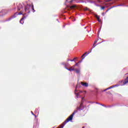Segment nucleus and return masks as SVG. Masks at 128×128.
I'll return each mask as SVG.
<instances>
[{
	"instance_id": "29",
	"label": "nucleus",
	"mask_w": 128,
	"mask_h": 128,
	"mask_svg": "<svg viewBox=\"0 0 128 128\" xmlns=\"http://www.w3.org/2000/svg\"><path fill=\"white\" fill-rule=\"evenodd\" d=\"M36 128V126H33V128Z\"/></svg>"
},
{
	"instance_id": "22",
	"label": "nucleus",
	"mask_w": 128,
	"mask_h": 128,
	"mask_svg": "<svg viewBox=\"0 0 128 128\" xmlns=\"http://www.w3.org/2000/svg\"><path fill=\"white\" fill-rule=\"evenodd\" d=\"M76 58H74L72 60H70V62H74Z\"/></svg>"
},
{
	"instance_id": "26",
	"label": "nucleus",
	"mask_w": 128,
	"mask_h": 128,
	"mask_svg": "<svg viewBox=\"0 0 128 128\" xmlns=\"http://www.w3.org/2000/svg\"><path fill=\"white\" fill-rule=\"evenodd\" d=\"M112 0H107V2H110Z\"/></svg>"
},
{
	"instance_id": "12",
	"label": "nucleus",
	"mask_w": 128,
	"mask_h": 128,
	"mask_svg": "<svg viewBox=\"0 0 128 128\" xmlns=\"http://www.w3.org/2000/svg\"><path fill=\"white\" fill-rule=\"evenodd\" d=\"M84 10H90L88 7H85L84 8Z\"/></svg>"
},
{
	"instance_id": "4",
	"label": "nucleus",
	"mask_w": 128,
	"mask_h": 128,
	"mask_svg": "<svg viewBox=\"0 0 128 128\" xmlns=\"http://www.w3.org/2000/svg\"><path fill=\"white\" fill-rule=\"evenodd\" d=\"M30 8H31L32 10H33V12H34L36 10H34V5H30L28 4L27 6L24 7V10L26 14H30Z\"/></svg>"
},
{
	"instance_id": "18",
	"label": "nucleus",
	"mask_w": 128,
	"mask_h": 128,
	"mask_svg": "<svg viewBox=\"0 0 128 128\" xmlns=\"http://www.w3.org/2000/svg\"><path fill=\"white\" fill-rule=\"evenodd\" d=\"M104 42V40H102L101 42L98 43V44H102V42Z\"/></svg>"
},
{
	"instance_id": "13",
	"label": "nucleus",
	"mask_w": 128,
	"mask_h": 128,
	"mask_svg": "<svg viewBox=\"0 0 128 128\" xmlns=\"http://www.w3.org/2000/svg\"><path fill=\"white\" fill-rule=\"evenodd\" d=\"M76 8V5H73L70 6V8Z\"/></svg>"
},
{
	"instance_id": "31",
	"label": "nucleus",
	"mask_w": 128,
	"mask_h": 128,
	"mask_svg": "<svg viewBox=\"0 0 128 128\" xmlns=\"http://www.w3.org/2000/svg\"><path fill=\"white\" fill-rule=\"evenodd\" d=\"M82 128H84V126H83Z\"/></svg>"
},
{
	"instance_id": "33",
	"label": "nucleus",
	"mask_w": 128,
	"mask_h": 128,
	"mask_svg": "<svg viewBox=\"0 0 128 128\" xmlns=\"http://www.w3.org/2000/svg\"><path fill=\"white\" fill-rule=\"evenodd\" d=\"M2 16H4V14H2Z\"/></svg>"
},
{
	"instance_id": "23",
	"label": "nucleus",
	"mask_w": 128,
	"mask_h": 128,
	"mask_svg": "<svg viewBox=\"0 0 128 128\" xmlns=\"http://www.w3.org/2000/svg\"><path fill=\"white\" fill-rule=\"evenodd\" d=\"M106 108H112V106H106Z\"/></svg>"
},
{
	"instance_id": "9",
	"label": "nucleus",
	"mask_w": 128,
	"mask_h": 128,
	"mask_svg": "<svg viewBox=\"0 0 128 128\" xmlns=\"http://www.w3.org/2000/svg\"><path fill=\"white\" fill-rule=\"evenodd\" d=\"M26 16H25L24 14L23 15V17L20 20V24H22V20H24V18H26Z\"/></svg>"
},
{
	"instance_id": "21",
	"label": "nucleus",
	"mask_w": 128,
	"mask_h": 128,
	"mask_svg": "<svg viewBox=\"0 0 128 128\" xmlns=\"http://www.w3.org/2000/svg\"><path fill=\"white\" fill-rule=\"evenodd\" d=\"M98 40H96L94 42V44H96V42H98Z\"/></svg>"
},
{
	"instance_id": "7",
	"label": "nucleus",
	"mask_w": 128,
	"mask_h": 128,
	"mask_svg": "<svg viewBox=\"0 0 128 128\" xmlns=\"http://www.w3.org/2000/svg\"><path fill=\"white\" fill-rule=\"evenodd\" d=\"M76 66H73L72 67L70 68H68V70L72 72V70H74V68Z\"/></svg>"
},
{
	"instance_id": "15",
	"label": "nucleus",
	"mask_w": 128,
	"mask_h": 128,
	"mask_svg": "<svg viewBox=\"0 0 128 128\" xmlns=\"http://www.w3.org/2000/svg\"><path fill=\"white\" fill-rule=\"evenodd\" d=\"M92 48L90 49V50L88 51V54H90V52H92Z\"/></svg>"
},
{
	"instance_id": "3",
	"label": "nucleus",
	"mask_w": 128,
	"mask_h": 128,
	"mask_svg": "<svg viewBox=\"0 0 128 128\" xmlns=\"http://www.w3.org/2000/svg\"><path fill=\"white\" fill-rule=\"evenodd\" d=\"M128 84V80H120L119 82V84H117L110 86V87L108 88L106 90H104L103 92H106V90H110V88H116V86H124L125 84Z\"/></svg>"
},
{
	"instance_id": "19",
	"label": "nucleus",
	"mask_w": 128,
	"mask_h": 128,
	"mask_svg": "<svg viewBox=\"0 0 128 128\" xmlns=\"http://www.w3.org/2000/svg\"><path fill=\"white\" fill-rule=\"evenodd\" d=\"M93 47H92V48H96V44H93V46H92Z\"/></svg>"
},
{
	"instance_id": "5",
	"label": "nucleus",
	"mask_w": 128,
	"mask_h": 128,
	"mask_svg": "<svg viewBox=\"0 0 128 128\" xmlns=\"http://www.w3.org/2000/svg\"><path fill=\"white\" fill-rule=\"evenodd\" d=\"M86 54H88V52H86L83 55H82V59L80 61H79L78 62V64H80V62H82V60H84V56H86Z\"/></svg>"
},
{
	"instance_id": "14",
	"label": "nucleus",
	"mask_w": 128,
	"mask_h": 128,
	"mask_svg": "<svg viewBox=\"0 0 128 128\" xmlns=\"http://www.w3.org/2000/svg\"><path fill=\"white\" fill-rule=\"evenodd\" d=\"M31 114H32L33 116H35V118H36V114H34V112H32V111H31Z\"/></svg>"
},
{
	"instance_id": "6",
	"label": "nucleus",
	"mask_w": 128,
	"mask_h": 128,
	"mask_svg": "<svg viewBox=\"0 0 128 128\" xmlns=\"http://www.w3.org/2000/svg\"><path fill=\"white\" fill-rule=\"evenodd\" d=\"M18 10H22V8H24V7L22 6V4H20L18 6Z\"/></svg>"
},
{
	"instance_id": "16",
	"label": "nucleus",
	"mask_w": 128,
	"mask_h": 128,
	"mask_svg": "<svg viewBox=\"0 0 128 128\" xmlns=\"http://www.w3.org/2000/svg\"><path fill=\"white\" fill-rule=\"evenodd\" d=\"M79 92H84V94H86V91L79 90Z\"/></svg>"
},
{
	"instance_id": "10",
	"label": "nucleus",
	"mask_w": 128,
	"mask_h": 128,
	"mask_svg": "<svg viewBox=\"0 0 128 128\" xmlns=\"http://www.w3.org/2000/svg\"><path fill=\"white\" fill-rule=\"evenodd\" d=\"M40 112V108H36L35 110V114H38Z\"/></svg>"
},
{
	"instance_id": "20",
	"label": "nucleus",
	"mask_w": 128,
	"mask_h": 128,
	"mask_svg": "<svg viewBox=\"0 0 128 128\" xmlns=\"http://www.w3.org/2000/svg\"><path fill=\"white\" fill-rule=\"evenodd\" d=\"M100 106H104V108H106V106L104 105L103 104H100Z\"/></svg>"
},
{
	"instance_id": "32",
	"label": "nucleus",
	"mask_w": 128,
	"mask_h": 128,
	"mask_svg": "<svg viewBox=\"0 0 128 128\" xmlns=\"http://www.w3.org/2000/svg\"><path fill=\"white\" fill-rule=\"evenodd\" d=\"M96 92H98V91H96Z\"/></svg>"
},
{
	"instance_id": "30",
	"label": "nucleus",
	"mask_w": 128,
	"mask_h": 128,
	"mask_svg": "<svg viewBox=\"0 0 128 128\" xmlns=\"http://www.w3.org/2000/svg\"><path fill=\"white\" fill-rule=\"evenodd\" d=\"M75 66H78V63H76V64H75Z\"/></svg>"
},
{
	"instance_id": "24",
	"label": "nucleus",
	"mask_w": 128,
	"mask_h": 128,
	"mask_svg": "<svg viewBox=\"0 0 128 128\" xmlns=\"http://www.w3.org/2000/svg\"><path fill=\"white\" fill-rule=\"evenodd\" d=\"M102 10H104V6H102Z\"/></svg>"
},
{
	"instance_id": "2",
	"label": "nucleus",
	"mask_w": 128,
	"mask_h": 128,
	"mask_svg": "<svg viewBox=\"0 0 128 128\" xmlns=\"http://www.w3.org/2000/svg\"><path fill=\"white\" fill-rule=\"evenodd\" d=\"M82 86H86V88H88V84L86 82H78L77 85L76 86V88H75L74 94L76 96V97L77 98H80V94L76 92H78V88H80Z\"/></svg>"
},
{
	"instance_id": "8",
	"label": "nucleus",
	"mask_w": 128,
	"mask_h": 128,
	"mask_svg": "<svg viewBox=\"0 0 128 128\" xmlns=\"http://www.w3.org/2000/svg\"><path fill=\"white\" fill-rule=\"evenodd\" d=\"M95 16L99 22H102V20L100 19V16H99L96 15Z\"/></svg>"
},
{
	"instance_id": "25",
	"label": "nucleus",
	"mask_w": 128,
	"mask_h": 128,
	"mask_svg": "<svg viewBox=\"0 0 128 128\" xmlns=\"http://www.w3.org/2000/svg\"><path fill=\"white\" fill-rule=\"evenodd\" d=\"M96 104H100V103H98V102H96Z\"/></svg>"
},
{
	"instance_id": "28",
	"label": "nucleus",
	"mask_w": 128,
	"mask_h": 128,
	"mask_svg": "<svg viewBox=\"0 0 128 128\" xmlns=\"http://www.w3.org/2000/svg\"><path fill=\"white\" fill-rule=\"evenodd\" d=\"M68 60V62H70H70L71 60Z\"/></svg>"
},
{
	"instance_id": "11",
	"label": "nucleus",
	"mask_w": 128,
	"mask_h": 128,
	"mask_svg": "<svg viewBox=\"0 0 128 128\" xmlns=\"http://www.w3.org/2000/svg\"><path fill=\"white\" fill-rule=\"evenodd\" d=\"M74 70L76 72V74H80V70L78 69H74Z\"/></svg>"
},
{
	"instance_id": "27",
	"label": "nucleus",
	"mask_w": 128,
	"mask_h": 128,
	"mask_svg": "<svg viewBox=\"0 0 128 128\" xmlns=\"http://www.w3.org/2000/svg\"><path fill=\"white\" fill-rule=\"evenodd\" d=\"M70 2H72V0H70Z\"/></svg>"
},
{
	"instance_id": "17",
	"label": "nucleus",
	"mask_w": 128,
	"mask_h": 128,
	"mask_svg": "<svg viewBox=\"0 0 128 128\" xmlns=\"http://www.w3.org/2000/svg\"><path fill=\"white\" fill-rule=\"evenodd\" d=\"M22 10H21L19 13H18V14H22Z\"/></svg>"
},
{
	"instance_id": "1",
	"label": "nucleus",
	"mask_w": 128,
	"mask_h": 128,
	"mask_svg": "<svg viewBox=\"0 0 128 128\" xmlns=\"http://www.w3.org/2000/svg\"><path fill=\"white\" fill-rule=\"evenodd\" d=\"M84 98H82L80 106L77 107L76 110H74V112L62 123L63 125L60 128H64V125L66 124L68 122L72 120V118H74V116L78 112H82V110H84V108L86 107L84 106Z\"/></svg>"
}]
</instances>
